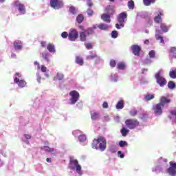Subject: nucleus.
Segmentation results:
<instances>
[{
    "mask_svg": "<svg viewBox=\"0 0 176 176\" xmlns=\"http://www.w3.org/2000/svg\"><path fill=\"white\" fill-rule=\"evenodd\" d=\"M127 19V12H121L117 16V20L119 23L116 24V28L117 30H120V28H123L124 27V20Z\"/></svg>",
    "mask_w": 176,
    "mask_h": 176,
    "instance_id": "1",
    "label": "nucleus"
},
{
    "mask_svg": "<svg viewBox=\"0 0 176 176\" xmlns=\"http://www.w3.org/2000/svg\"><path fill=\"white\" fill-rule=\"evenodd\" d=\"M69 168L70 170H76L78 174H80V171L82 170V166L79 165V162L78 160H74V158H70L69 164Z\"/></svg>",
    "mask_w": 176,
    "mask_h": 176,
    "instance_id": "2",
    "label": "nucleus"
},
{
    "mask_svg": "<svg viewBox=\"0 0 176 176\" xmlns=\"http://www.w3.org/2000/svg\"><path fill=\"white\" fill-rule=\"evenodd\" d=\"M50 5L52 9L58 10L64 8V1H63V0H50Z\"/></svg>",
    "mask_w": 176,
    "mask_h": 176,
    "instance_id": "3",
    "label": "nucleus"
},
{
    "mask_svg": "<svg viewBox=\"0 0 176 176\" xmlns=\"http://www.w3.org/2000/svg\"><path fill=\"white\" fill-rule=\"evenodd\" d=\"M125 124L128 129L133 130L140 126V122L135 119H128L125 121Z\"/></svg>",
    "mask_w": 176,
    "mask_h": 176,
    "instance_id": "4",
    "label": "nucleus"
},
{
    "mask_svg": "<svg viewBox=\"0 0 176 176\" xmlns=\"http://www.w3.org/2000/svg\"><path fill=\"white\" fill-rule=\"evenodd\" d=\"M155 79L157 83L161 87L166 86L167 85V80L163 76H162V72L160 71L155 74Z\"/></svg>",
    "mask_w": 176,
    "mask_h": 176,
    "instance_id": "5",
    "label": "nucleus"
},
{
    "mask_svg": "<svg viewBox=\"0 0 176 176\" xmlns=\"http://www.w3.org/2000/svg\"><path fill=\"white\" fill-rule=\"evenodd\" d=\"M69 96H71V98H70V103L73 105L74 104H76V102H78V100H79V97L80 96L79 95V92H78V91H72L69 93Z\"/></svg>",
    "mask_w": 176,
    "mask_h": 176,
    "instance_id": "6",
    "label": "nucleus"
},
{
    "mask_svg": "<svg viewBox=\"0 0 176 176\" xmlns=\"http://www.w3.org/2000/svg\"><path fill=\"white\" fill-rule=\"evenodd\" d=\"M78 38H79V32H78V30L75 29H71L68 36L69 41L75 42V40Z\"/></svg>",
    "mask_w": 176,
    "mask_h": 176,
    "instance_id": "7",
    "label": "nucleus"
},
{
    "mask_svg": "<svg viewBox=\"0 0 176 176\" xmlns=\"http://www.w3.org/2000/svg\"><path fill=\"white\" fill-rule=\"evenodd\" d=\"M163 108L164 105L162 103H158L153 106V111L155 115H162L163 113Z\"/></svg>",
    "mask_w": 176,
    "mask_h": 176,
    "instance_id": "8",
    "label": "nucleus"
},
{
    "mask_svg": "<svg viewBox=\"0 0 176 176\" xmlns=\"http://www.w3.org/2000/svg\"><path fill=\"white\" fill-rule=\"evenodd\" d=\"M170 167L167 169V173L169 175L175 176L176 175V162L170 161L169 162Z\"/></svg>",
    "mask_w": 176,
    "mask_h": 176,
    "instance_id": "9",
    "label": "nucleus"
},
{
    "mask_svg": "<svg viewBox=\"0 0 176 176\" xmlns=\"http://www.w3.org/2000/svg\"><path fill=\"white\" fill-rule=\"evenodd\" d=\"M98 140L100 141L98 149H100L101 152H104V151L107 149V140H105L104 137L99 136Z\"/></svg>",
    "mask_w": 176,
    "mask_h": 176,
    "instance_id": "10",
    "label": "nucleus"
},
{
    "mask_svg": "<svg viewBox=\"0 0 176 176\" xmlns=\"http://www.w3.org/2000/svg\"><path fill=\"white\" fill-rule=\"evenodd\" d=\"M131 50L134 56L140 57V52H141V46L138 45H133L131 46Z\"/></svg>",
    "mask_w": 176,
    "mask_h": 176,
    "instance_id": "11",
    "label": "nucleus"
},
{
    "mask_svg": "<svg viewBox=\"0 0 176 176\" xmlns=\"http://www.w3.org/2000/svg\"><path fill=\"white\" fill-rule=\"evenodd\" d=\"M14 5L15 6H18V10L21 14H25V6H24V4L16 1Z\"/></svg>",
    "mask_w": 176,
    "mask_h": 176,
    "instance_id": "12",
    "label": "nucleus"
},
{
    "mask_svg": "<svg viewBox=\"0 0 176 176\" xmlns=\"http://www.w3.org/2000/svg\"><path fill=\"white\" fill-rule=\"evenodd\" d=\"M14 83L18 84V86L19 87H21V89H23V87H24L25 86H27V82H25V80H20V79H19V78H17V77L14 78Z\"/></svg>",
    "mask_w": 176,
    "mask_h": 176,
    "instance_id": "13",
    "label": "nucleus"
},
{
    "mask_svg": "<svg viewBox=\"0 0 176 176\" xmlns=\"http://www.w3.org/2000/svg\"><path fill=\"white\" fill-rule=\"evenodd\" d=\"M94 30H97V25H94L91 28H88L87 30H84L87 35H93L94 34Z\"/></svg>",
    "mask_w": 176,
    "mask_h": 176,
    "instance_id": "14",
    "label": "nucleus"
},
{
    "mask_svg": "<svg viewBox=\"0 0 176 176\" xmlns=\"http://www.w3.org/2000/svg\"><path fill=\"white\" fill-rule=\"evenodd\" d=\"M160 101V104L164 106L166 105V104H170V102H171V100L166 96L161 97Z\"/></svg>",
    "mask_w": 176,
    "mask_h": 176,
    "instance_id": "15",
    "label": "nucleus"
},
{
    "mask_svg": "<svg viewBox=\"0 0 176 176\" xmlns=\"http://www.w3.org/2000/svg\"><path fill=\"white\" fill-rule=\"evenodd\" d=\"M102 20L105 23H111V15L107 14H103L101 16Z\"/></svg>",
    "mask_w": 176,
    "mask_h": 176,
    "instance_id": "16",
    "label": "nucleus"
},
{
    "mask_svg": "<svg viewBox=\"0 0 176 176\" xmlns=\"http://www.w3.org/2000/svg\"><path fill=\"white\" fill-rule=\"evenodd\" d=\"M169 56L172 57V58H176V47H172L169 51Z\"/></svg>",
    "mask_w": 176,
    "mask_h": 176,
    "instance_id": "17",
    "label": "nucleus"
},
{
    "mask_svg": "<svg viewBox=\"0 0 176 176\" xmlns=\"http://www.w3.org/2000/svg\"><path fill=\"white\" fill-rule=\"evenodd\" d=\"M98 144H100V140L98 139H94L92 142L91 146L93 149H98Z\"/></svg>",
    "mask_w": 176,
    "mask_h": 176,
    "instance_id": "18",
    "label": "nucleus"
},
{
    "mask_svg": "<svg viewBox=\"0 0 176 176\" xmlns=\"http://www.w3.org/2000/svg\"><path fill=\"white\" fill-rule=\"evenodd\" d=\"M47 49L50 52V53H56V47H54V45L52 43H49L47 45Z\"/></svg>",
    "mask_w": 176,
    "mask_h": 176,
    "instance_id": "19",
    "label": "nucleus"
},
{
    "mask_svg": "<svg viewBox=\"0 0 176 176\" xmlns=\"http://www.w3.org/2000/svg\"><path fill=\"white\" fill-rule=\"evenodd\" d=\"M96 27H98L99 30H102V31H106L107 30H108V28H109V26L105 23H100Z\"/></svg>",
    "mask_w": 176,
    "mask_h": 176,
    "instance_id": "20",
    "label": "nucleus"
},
{
    "mask_svg": "<svg viewBox=\"0 0 176 176\" xmlns=\"http://www.w3.org/2000/svg\"><path fill=\"white\" fill-rule=\"evenodd\" d=\"M87 36L86 35V32H85V31L80 32L79 38L81 42H86Z\"/></svg>",
    "mask_w": 176,
    "mask_h": 176,
    "instance_id": "21",
    "label": "nucleus"
},
{
    "mask_svg": "<svg viewBox=\"0 0 176 176\" xmlns=\"http://www.w3.org/2000/svg\"><path fill=\"white\" fill-rule=\"evenodd\" d=\"M124 108V101L123 100H121L118 102L116 104V109H123Z\"/></svg>",
    "mask_w": 176,
    "mask_h": 176,
    "instance_id": "22",
    "label": "nucleus"
},
{
    "mask_svg": "<svg viewBox=\"0 0 176 176\" xmlns=\"http://www.w3.org/2000/svg\"><path fill=\"white\" fill-rule=\"evenodd\" d=\"M163 16V12H160V14L154 18L155 23L159 24V23H162V16Z\"/></svg>",
    "mask_w": 176,
    "mask_h": 176,
    "instance_id": "23",
    "label": "nucleus"
},
{
    "mask_svg": "<svg viewBox=\"0 0 176 176\" xmlns=\"http://www.w3.org/2000/svg\"><path fill=\"white\" fill-rule=\"evenodd\" d=\"M41 149H44V151H45V152H49L50 153H53L56 151V150H54V148H50L47 146H44L43 147L41 148Z\"/></svg>",
    "mask_w": 176,
    "mask_h": 176,
    "instance_id": "24",
    "label": "nucleus"
},
{
    "mask_svg": "<svg viewBox=\"0 0 176 176\" xmlns=\"http://www.w3.org/2000/svg\"><path fill=\"white\" fill-rule=\"evenodd\" d=\"M14 47L15 50H19L20 49H22L23 46H21V42L15 41L14 43Z\"/></svg>",
    "mask_w": 176,
    "mask_h": 176,
    "instance_id": "25",
    "label": "nucleus"
},
{
    "mask_svg": "<svg viewBox=\"0 0 176 176\" xmlns=\"http://www.w3.org/2000/svg\"><path fill=\"white\" fill-rule=\"evenodd\" d=\"M83 20H85V16L83 14H80L76 17V21L78 23V24H81V23H83Z\"/></svg>",
    "mask_w": 176,
    "mask_h": 176,
    "instance_id": "26",
    "label": "nucleus"
},
{
    "mask_svg": "<svg viewBox=\"0 0 176 176\" xmlns=\"http://www.w3.org/2000/svg\"><path fill=\"white\" fill-rule=\"evenodd\" d=\"M155 98V95L147 94L144 96V101H151V100H153Z\"/></svg>",
    "mask_w": 176,
    "mask_h": 176,
    "instance_id": "27",
    "label": "nucleus"
},
{
    "mask_svg": "<svg viewBox=\"0 0 176 176\" xmlns=\"http://www.w3.org/2000/svg\"><path fill=\"white\" fill-rule=\"evenodd\" d=\"M120 133H121L122 137H126V135H127V134H129V133H130V130L126 129L125 127H123L120 130Z\"/></svg>",
    "mask_w": 176,
    "mask_h": 176,
    "instance_id": "28",
    "label": "nucleus"
},
{
    "mask_svg": "<svg viewBox=\"0 0 176 176\" xmlns=\"http://www.w3.org/2000/svg\"><path fill=\"white\" fill-rule=\"evenodd\" d=\"M91 118L92 120H97V119H100V113L94 112L91 114Z\"/></svg>",
    "mask_w": 176,
    "mask_h": 176,
    "instance_id": "29",
    "label": "nucleus"
},
{
    "mask_svg": "<svg viewBox=\"0 0 176 176\" xmlns=\"http://www.w3.org/2000/svg\"><path fill=\"white\" fill-rule=\"evenodd\" d=\"M64 79V74L61 73H57L56 76L54 77V80H63Z\"/></svg>",
    "mask_w": 176,
    "mask_h": 176,
    "instance_id": "30",
    "label": "nucleus"
},
{
    "mask_svg": "<svg viewBox=\"0 0 176 176\" xmlns=\"http://www.w3.org/2000/svg\"><path fill=\"white\" fill-rule=\"evenodd\" d=\"M76 64H78L79 65H83V58H82L80 56H76Z\"/></svg>",
    "mask_w": 176,
    "mask_h": 176,
    "instance_id": "31",
    "label": "nucleus"
},
{
    "mask_svg": "<svg viewBox=\"0 0 176 176\" xmlns=\"http://www.w3.org/2000/svg\"><path fill=\"white\" fill-rule=\"evenodd\" d=\"M117 68H118V69H121V70L125 69L126 64H124V63H123V62H120V63H118Z\"/></svg>",
    "mask_w": 176,
    "mask_h": 176,
    "instance_id": "32",
    "label": "nucleus"
},
{
    "mask_svg": "<svg viewBox=\"0 0 176 176\" xmlns=\"http://www.w3.org/2000/svg\"><path fill=\"white\" fill-rule=\"evenodd\" d=\"M145 6H150L151 3H155V0H143Z\"/></svg>",
    "mask_w": 176,
    "mask_h": 176,
    "instance_id": "33",
    "label": "nucleus"
},
{
    "mask_svg": "<svg viewBox=\"0 0 176 176\" xmlns=\"http://www.w3.org/2000/svg\"><path fill=\"white\" fill-rule=\"evenodd\" d=\"M168 89L173 90V89H175V82H174V81H169L168 82Z\"/></svg>",
    "mask_w": 176,
    "mask_h": 176,
    "instance_id": "34",
    "label": "nucleus"
},
{
    "mask_svg": "<svg viewBox=\"0 0 176 176\" xmlns=\"http://www.w3.org/2000/svg\"><path fill=\"white\" fill-rule=\"evenodd\" d=\"M169 76H170L172 79H176V69L170 72Z\"/></svg>",
    "mask_w": 176,
    "mask_h": 176,
    "instance_id": "35",
    "label": "nucleus"
},
{
    "mask_svg": "<svg viewBox=\"0 0 176 176\" xmlns=\"http://www.w3.org/2000/svg\"><path fill=\"white\" fill-rule=\"evenodd\" d=\"M160 28L163 32H168V28L164 24H161Z\"/></svg>",
    "mask_w": 176,
    "mask_h": 176,
    "instance_id": "36",
    "label": "nucleus"
},
{
    "mask_svg": "<svg viewBox=\"0 0 176 176\" xmlns=\"http://www.w3.org/2000/svg\"><path fill=\"white\" fill-rule=\"evenodd\" d=\"M119 145H120V148H123L124 146H127L129 145V144H127V142H126V141L121 140L119 142Z\"/></svg>",
    "mask_w": 176,
    "mask_h": 176,
    "instance_id": "37",
    "label": "nucleus"
},
{
    "mask_svg": "<svg viewBox=\"0 0 176 176\" xmlns=\"http://www.w3.org/2000/svg\"><path fill=\"white\" fill-rule=\"evenodd\" d=\"M128 8L131 10L134 9V1L133 0L128 2Z\"/></svg>",
    "mask_w": 176,
    "mask_h": 176,
    "instance_id": "38",
    "label": "nucleus"
},
{
    "mask_svg": "<svg viewBox=\"0 0 176 176\" xmlns=\"http://www.w3.org/2000/svg\"><path fill=\"white\" fill-rule=\"evenodd\" d=\"M155 36H156L157 41H160V43H164V40L163 39V36L159 34H157Z\"/></svg>",
    "mask_w": 176,
    "mask_h": 176,
    "instance_id": "39",
    "label": "nucleus"
},
{
    "mask_svg": "<svg viewBox=\"0 0 176 176\" xmlns=\"http://www.w3.org/2000/svg\"><path fill=\"white\" fill-rule=\"evenodd\" d=\"M69 12L72 13V14H76V8L74 6H71L69 8Z\"/></svg>",
    "mask_w": 176,
    "mask_h": 176,
    "instance_id": "40",
    "label": "nucleus"
},
{
    "mask_svg": "<svg viewBox=\"0 0 176 176\" xmlns=\"http://www.w3.org/2000/svg\"><path fill=\"white\" fill-rule=\"evenodd\" d=\"M118 31L116 30H113L112 32H111V38H113V39H116V38H118Z\"/></svg>",
    "mask_w": 176,
    "mask_h": 176,
    "instance_id": "41",
    "label": "nucleus"
},
{
    "mask_svg": "<svg viewBox=\"0 0 176 176\" xmlns=\"http://www.w3.org/2000/svg\"><path fill=\"white\" fill-rule=\"evenodd\" d=\"M78 140H79V141H80V142H84V141H86V135H80L78 137Z\"/></svg>",
    "mask_w": 176,
    "mask_h": 176,
    "instance_id": "42",
    "label": "nucleus"
},
{
    "mask_svg": "<svg viewBox=\"0 0 176 176\" xmlns=\"http://www.w3.org/2000/svg\"><path fill=\"white\" fill-rule=\"evenodd\" d=\"M110 67L115 68L116 67V60L112 59L110 60Z\"/></svg>",
    "mask_w": 176,
    "mask_h": 176,
    "instance_id": "43",
    "label": "nucleus"
},
{
    "mask_svg": "<svg viewBox=\"0 0 176 176\" xmlns=\"http://www.w3.org/2000/svg\"><path fill=\"white\" fill-rule=\"evenodd\" d=\"M97 58V54H94L93 55H89L87 57V60H93L94 58Z\"/></svg>",
    "mask_w": 176,
    "mask_h": 176,
    "instance_id": "44",
    "label": "nucleus"
},
{
    "mask_svg": "<svg viewBox=\"0 0 176 176\" xmlns=\"http://www.w3.org/2000/svg\"><path fill=\"white\" fill-rule=\"evenodd\" d=\"M137 113H138V111L136 109H133L130 111L131 116H135Z\"/></svg>",
    "mask_w": 176,
    "mask_h": 176,
    "instance_id": "45",
    "label": "nucleus"
},
{
    "mask_svg": "<svg viewBox=\"0 0 176 176\" xmlns=\"http://www.w3.org/2000/svg\"><path fill=\"white\" fill-rule=\"evenodd\" d=\"M148 55H149V57H150L151 58H155V51H153V50L150 51L149 53H148Z\"/></svg>",
    "mask_w": 176,
    "mask_h": 176,
    "instance_id": "46",
    "label": "nucleus"
},
{
    "mask_svg": "<svg viewBox=\"0 0 176 176\" xmlns=\"http://www.w3.org/2000/svg\"><path fill=\"white\" fill-rule=\"evenodd\" d=\"M68 36H69V34L67 32H63L61 34V36L62 38H63V39L68 38Z\"/></svg>",
    "mask_w": 176,
    "mask_h": 176,
    "instance_id": "47",
    "label": "nucleus"
},
{
    "mask_svg": "<svg viewBox=\"0 0 176 176\" xmlns=\"http://www.w3.org/2000/svg\"><path fill=\"white\" fill-rule=\"evenodd\" d=\"M86 49H93V44L91 43H87L85 44Z\"/></svg>",
    "mask_w": 176,
    "mask_h": 176,
    "instance_id": "48",
    "label": "nucleus"
},
{
    "mask_svg": "<svg viewBox=\"0 0 176 176\" xmlns=\"http://www.w3.org/2000/svg\"><path fill=\"white\" fill-rule=\"evenodd\" d=\"M87 13L88 16H91L92 14H94V12L93 11V10L89 9L87 11Z\"/></svg>",
    "mask_w": 176,
    "mask_h": 176,
    "instance_id": "49",
    "label": "nucleus"
},
{
    "mask_svg": "<svg viewBox=\"0 0 176 176\" xmlns=\"http://www.w3.org/2000/svg\"><path fill=\"white\" fill-rule=\"evenodd\" d=\"M42 57L44 58V60H47V58H49V54H42Z\"/></svg>",
    "mask_w": 176,
    "mask_h": 176,
    "instance_id": "50",
    "label": "nucleus"
},
{
    "mask_svg": "<svg viewBox=\"0 0 176 176\" xmlns=\"http://www.w3.org/2000/svg\"><path fill=\"white\" fill-rule=\"evenodd\" d=\"M87 5L89 8H91V6H93V2H91V0H87Z\"/></svg>",
    "mask_w": 176,
    "mask_h": 176,
    "instance_id": "51",
    "label": "nucleus"
},
{
    "mask_svg": "<svg viewBox=\"0 0 176 176\" xmlns=\"http://www.w3.org/2000/svg\"><path fill=\"white\" fill-rule=\"evenodd\" d=\"M41 69L42 72H46V70L47 69V68L46 67H45V65H42L41 67Z\"/></svg>",
    "mask_w": 176,
    "mask_h": 176,
    "instance_id": "52",
    "label": "nucleus"
},
{
    "mask_svg": "<svg viewBox=\"0 0 176 176\" xmlns=\"http://www.w3.org/2000/svg\"><path fill=\"white\" fill-rule=\"evenodd\" d=\"M118 155L121 159H123V157H124V155L122 153V151H118Z\"/></svg>",
    "mask_w": 176,
    "mask_h": 176,
    "instance_id": "53",
    "label": "nucleus"
},
{
    "mask_svg": "<svg viewBox=\"0 0 176 176\" xmlns=\"http://www.w3.org/2000/svg\"><path fill=\"white\" fill-rule=\"evenodd\" d=\"M102 108H108V102H104L102 104Z\"/></svg>",
    "mask_w": 176,
    "mask_h": 176,
    "instance_id": "54",
    "label": "nucleus"
},
{
    "mask_svg": "<svg viewBox=\"0 0 176 176\" xmlns=\"http://www.w3.org/2000/svg\"><path fill=\"white\" fill-rule=\"evenodd\" d=\"M34 65H37V69H41V65H39V63H38V61L34 62Z\"/></svg>",
    "mask_w": 176,
    "mask_h": 176,
    "instance_id": "55",
    "label": "nucleus"
},
{
    "mask_svg": "<svg viewBox=\"0 0 176 176\" xmlns=\"http://www.w3.org/2000/svg\"><path fill=\"white\" fill-rule=\"evenodd\" d=\"M24 137L26 138V140H31V135L25 134Z\"/></svg>",
    "mask_w": 176,
    "mask_h": 176,
    "instance_id": "56",
    "label": "nucleus"
},
{
    "mask_svg": "<svg viewBox=\"0 0 176 176\" xmlns=\"http://www.w3.org/2000/svg\"><path fill=\"white\" fill-rule=\"evenodd\" d=\"M41 45L43 47H46V41H41Z\"/></svg>",
    "mask_w": 176,
    "mask_h": 176,
    "instance_id": "57",
    "label": "nucleus"
},
{
    "mask_svg": "<svg viewBox=\"0 0 176 176\" xmlns=\"http://www.w3.org/2000/svg\"><path fill=\"white\" fill-rule=\"evenodd\" d=\"M106 9L107 12H109V9H113V6H108Z\"/></svg>",
    "mask_w": 176,
    "mask_h": 176,
    "instance_id": "58",
    "label": "nucleus"
},
{
    "mask_svg": "<svg viewBox=\"0 0 176 176\" xmlns=\"http://www.w3.org/2000/svg\"><path fill=\"white\" fill-rule=\"evenodd\" d=\"M41 79H42V77H41L39 75H37V82L41 83Z\"/></svg>",
    "mask_w": 176,
    "mask_h": 176,
    "instance_id": "59",
    "label": "nucleus"
},
{
    "mask_svg": "<svg viewBox=\"0 0 176 176\" xmlns=\"http://www.w3.org/2000/svg\"><path fill=\"white\" fill-rule=\"evenodd\" d=\"M46 162H47L48 163L52 162V158H47Z\"/></svg>",
    "mask_w": 176,
    "mask_h": 176,
    "instance_id": "60",
    "label": "nucleus"
},
{
    "mask_svg": "<svg viewBox=\"0 0 176 176\" xmlns=\"http://www.w3.org/2000/svg\"><path fill=\"white\" fill-rule=\"evenodd\" d=\"M144 45H149V40L144 41Z\"/></svg>",
    "mask_w": 176,
    "mask_h": 176,
    "instance_id": "61",
    "label": "nucleus"
},
{
    "mask_svg": "<svg viewBox=\"0 0 176 176\" xmlns=\"http://www.w3.org/2000/svg\"><path fill=\"white\" fill-rule=\"evenodd\" d=\"M146 71H148V69H142V74H145Z\"/></svg>",
    "mask_w": 176,
    "mask_h": 176,
    "instance_id": "62",
    "label": "nucleus"
},
{
    "mask_svg": "<svg viewBox=\"0 0 176 176\" xmlns=\"http://www.w3.org/2000/svg\"><path fill=\"white\" fill-rule=\"evenodd\" d=\"M78 28H80V30H82V31L85 30L82 25H79Z\"/></svg>",
    "mask_w": 176,
    "mask_h": 176,
    "instance_id": "63",
    "label": "nucleus"
},
{
    "mask_svg": "<svg viewBox=\"0 0 176 176\" xmlns=\"http://www.w3.org/2000/svg\"><path fill=\"white\" fill-rule=\"evenodd\" d=\"M15 75H16V76H19V75H20V73H16Z\"/></svg>",
    "mask_w": 176,
    "mask_h": 176,
    "instance_id": "64",
    "label": "nucleus"
}]
</instances>
